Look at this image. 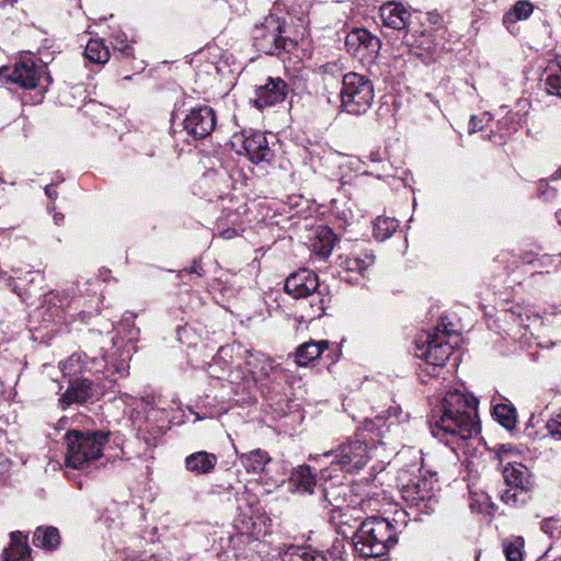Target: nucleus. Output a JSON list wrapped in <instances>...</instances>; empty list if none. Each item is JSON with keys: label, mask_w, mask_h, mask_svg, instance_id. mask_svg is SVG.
Here are the masks:
<instances>
[{"label": "nucleus", "mask_w": 561, "mask_h": 561, "mask_svg": "<svg viewBox=\"0 0 561 561\" xmlns=\"http://www.w3.org/2000/svg\"><path fill=\"white\" fill-rule=\"evenodd\" d=\"M392 411H393L394 416H398V413L401 412V409L399 407H397V408H392Z\"/></svg>", "instance_id": "nucleus-50"}, {"label": "nucleus", "mask_w": 561, "mask_h": 561, "mask_svg": "<svg viewBox=\"0 0 561 561\" xmlns=\"http://www.w3.org/2000/svg\"><path fill=\"white\" fill-rule=\"evenodd\" d=\"M289 483L296 491L312 493L316 485V477L307 465L298 466L291 471Z\"/></svg>", "instance_id": "nucleus-23"}, {"label": "nucleus", "mask_w": 561, "mask_h": 561, "mask_svg": "<svg viewBox=\"0 0 561 561\" xmlns=\"http://www.w3.org/2000/svg\"><path fill=\"white\" fill-rule=\"evenodd\" d=\"M375 263V255L365 252L357 256H340L337 265L342 268L340 277L346 283L356 284Z\"/></svg>", "instance_id": "nucleus-16"}, {"label": "nucleus", "mask_w": 561, "mask_h": 561, "mask_svg": "<svg viewBox=\"0 0 561 561\" xmlns=\"http://www.w3.org/2000/svg\"><path fill=\"white\" fill-rule=\"evenodd\" d=\"M428 423L433 436L446 445L469 439L480 432L478 400L457 389L448 391L433 411Z\"/></svg>", "instance_id": "nucleus-1"}, {"label": "nucleus", "mask_w": 561, "mask_h": 561, "mask_svg": "<svg viewBox=\"0 0 561 561\" xmlns=\"http://www.w3.org/2000/svg\"><path fill=\"white\" fill-rule=\"evenodd\" d=\"M329 461V467L321 469V478L332 480L336 471L355 473L362 470L370 459L368 444L359 434L341 444L336 449L322 455Z\"/></svg>", "instance_id": "nucleus-4"}, {"label": "nucleus", "mask_w": 561, "mask_h": 561, "mask_svg": "<svg viewBox=\"0 0 561 561\" xmlns=\"http://www.w3.org/2000/svg\"><path fill=\"white\" fill-rule=\"evenodd\" d=\"M401 515H402V517H403V519H402V524H405V520H404L405 512H401Z\"/></svg>", "instance_id": "nucleus-52"}, {"label": "nucleus", "mask_w": 561, "mask_h": 561, "mask_svg": "<svg viewBox=\"0 0 561 561\" xmlns=\"http://www.w3.org/2000/svg\"><path fill=\"white\" fill-rule=\"evenodd\" d=\"M368 159L371 162H379V161H381V157H380V153L378 151L370 152L369 156H368Z\"/></svg>", "instance_id": "nucleus-47"}, {"label": "nucleus", "mask_w": 561, "mask_h": 561, "mask_svg": "<svg viewBox=\"0 0 561 561\" xmlns=\"http://www.w3.org/2000/svg\"><path fill=\"white\" fill-rule=\"evenodd\" d=\"M546 427L552 437L561 439V410L547 422Z\"/></svg>", "instance_id": "nucleus-37"}, {"label": "nucleus", "mask_w": 561, "mask_h": 561, "mask_svg": "<svg viewBox=\"0 0 561 561\" xmlns=\"http://www.w3.org/2000/svg\"><path fill=\"white\" fill-rule=\"evenodd\" d=\"M399 227L398 220L391 217H378L373 225L374 238L381 242L390 238Z\"/></svg>", "instance_id": "nucleus-30"}, {"label": "nucleus", "mask_w": 561, "mask_h": 561, "mask_svg": "<svg viewBox=\"0 0 561 561\" xmlns=\"http://www.w3.org/2000/svg\"><path fill=\"white\" fill-rule=\"evenodd\" d=\"M522 494L523 493H520L519 490L510 486L501 494V500L506 504L515 505L518 502V495Z\"/></svg>", "instance_id": "nucleus-40"}, {"label": "nucleus", "mask_w": 561, "mask_h": 561, "mask_svg": "<svg viewBox=\"0 0 561 561\" xmlns=\"http://www.w3.org/2000/svg\"><path fill=\"white\" fill-rule=\"evenodd\" d=\"M503 478L507 486L519 490L520 493L527 491V469L520 463L506 466L503 470Z\"/></svg>", "instance_id": "nucleus-25"}, {"label": "nucleus", "mask_w": 561, "mask_h": 561, "mask_svg": "<svg viewBox=\"0 0 561 561\" xmlns=\"http://www.w3.org/2000/svg\"><path fill=\"white\" fill-rule=\"evenodd\" d=\"M288 92L289 87L286 81L282 78L270 77L264 84L256 88L253 104L260 110L274 106L285 101Z\"/></svg>", "instance_id": "nucleus-13"}, {"label": "nucleus", "mask_w": 561, "mask_h": 561, "mask_svg": "<svg viewBox=\"0 0 561 561\" xmlns=\"http://www.w3.org/2000/svg\"><path fill=\"white\" fill-rule=\"evenodd\" d=\"M114 49L118 50L123 56H133V48L126 43V36H116Z\"/></svg>", "instance_id": "nucleus-38"}, {"label": "nucleus", "mask_w": 561, "mask_h": 561, "mask_svg": "<svg viewBox=\"0 0 561 561\" xmlns=\"http://www.w3.org/2000/svg\"><path fill=\"white\" fill-rule=\"evenodd\" d=\"M216 126L215 112L209 106L193 108L184 119V128L195 138H205Z\"/></svg>", "instance_id": "nucleus-14"}, {"label": "nucleus", "mask_w": 561, "mask_h": 561, "mask_svg": "<svg viewBox=\"0 0 561 561\" xmlns=\"http://www.w3.org/2000/svg\"><path fill=\"white\" fill-rule=\"evenodd\" d=\"M378 18L383 27L402 32L404 37L413 26V12L401 2H385L379 7Z\"/></svg>", "instance_id": "nucleus-10"}, {"label": "nucleus", "mask_w": 561, "mask_h": 561, "mask_svg": "<svg viewBox=\"0 0 561 561\" xmlns=\"http://www.w3.org/2000/svg\"><path fill=\"white\" fill-rule=\"evenodd\" d=\"M334 234L332 233L331 230L327 228L322 229L320 234L321 245L317 249L318 253L322 257H328L331 254L334 247Z\"/></svg>", "instance_id": "nucleus-35"}, {"label": "nucleus", "mask_w": 561, "mask_h": 561, "mask_svg": "<svg viewBox=\"0 0 561 561\" xmlns=\"http://www.w3.org/2000/svg\"><path fill=\"white\" fill-rule=\"evenodd\" d=\"M218 458L213 453L195 451L184 459L185 469L194 476H205L214 471Z\"/></svg>", "instance_id": "nucleus-19"}, {"label": "nucleus", "mask_w": 561, "mask_h": 561, "mask_svg": "<svg viewBox=\"0 0 561 561\" xmlns=\"http://www.w3.org/2000/svg\"><path fill=\"white\" fill-rule=\"evenodd\" d=\"M305 298H309L310 311L306 314L309 321L320 319L331 302V297L324 294L320 286L314 291L306 295Z\"/></svg>", "instance_id": "nucleus-26"}, {"label": "nucleus", "mask_w": 561, "mask_h": 561, "mask_svg": "<svg viewBox=\"0 0 561 561\" xmlns=\"http://www.w3.org/2000/svg\"><path fill=\"white\" fill-rule=\"evenodd\" d=\"M345 47L362 62H371L379 55L381 41L366 28H354L346 35Z\"/></svg>", "instance_id": "nucleus-8"}, {"label": "nucleus", "mask_w": 561, "mask_h": 561, "mask_svg": "<svg viewBox=\"0 0 561 561\" xmlns=\"http://www.w3.org/2000/svg\"><path fill=\"white\" fill-rule=\"evenodd\" d=\"M84 56L93 64L104 65L110 59V50L102 39H90L85 46Z\"/></svg>", "instance_id": "nucleus-29"}, {"label": "nucleus", "mask_w": 561, "mask_h": 561, "mask_svg": "<svg viewBox=\"0 0 561 561\" xmlns=\"http://www.w3.org/2000/svg\"><path fill=\"white\" fill-rule=\"evenodd\" d=\"M541 530L547 534L549 537H560L561 536V524L559 519L556 518H547L541 523Z\"/></svg>", "instance_id": "nucleus-36"}, {"label": "nucleus", "mask_w": 561, "mask_h": 561, "mask_svg": "<svg viewBox=\"0 0 561 561\" xmlns=\"http://www.w3.org/2000/svg\"><path fill=\"white\" fill-rule=\"evenodd\" d=\"M329 347L328 341H309L297 347L295 359L299 366H307L313 362Z\"/></svg>", "instance_id": "nucleus-22"}, {"label": "nucleus", "mask_w": 561, "mask_h": 561, "mask_svg": "<svg viewBox=\"0 0 561 561\" xmlns=\"http://www.w3.org/2000/svg\"><path fill=\"white\" fill-rule=\"evenodd\" d=\"M345 67L339 61H330L319 67V73L322 76V80L327 83H331L333 81L343 80Z\"/></svg>", "instance_id": "nucleus-31"}, {"label": "nucleus", "mask_w": 561, "mask_h": 561, "mask_svg": "<svg viewBox=\"0 0 561 561\" xmlns=\"http://www.w3.org/2000/svg\"><path fill=\"white\" fill-rule=\"evenodd\" d=\"M285 16L270 13L252 32L253 45L266 55L289 51L296 43L286 35Z\"/></svg>", "instance_id": "nucleus-6"}, {"label": "nucleus", "mask_w": 561, "mask_h": 561, "mask_svg": "<svg viewBox=\"0 0 561 561\" xmlns=\"http://www.w3.org/2000/svg\"><path fill=\"white\" fill-rule=\"evenodd\" d=\"M295 551L304 553L307 561H327L325 556L317 550H311L304 547H295Z\"/></svg>", "instance_id": "nucleus-39"}, {"label": "nucleus", "mask_w": 561, "mask_h": 561, "mask_svg": "<svg viewBox=\"0 0 561 561\" xmlns=\"http://www.w3.org/2000/svg\"><path fill=\"white\" fill-rule=\"evenodd\" d=\"M239 459L245 471L253 474L262 473L272 460L268 453L261 448L240 454Z\"/></svg>", "instance_id": "nucleus-21"}, {"label": "nucleus", "mask_w": 561, "mask_h": 561, "mask_svg": "<svg viewBox=\"0 0 561 561\" xmlns=\"http://www.w3.org/2000/svg\"><path fill=\"white\" fill-rule=\"evenodd\" d=\"M523 540L517 538L514 541H505L503 543V551L507 561H522L523 560Z\"/></svg>", "instance_id": "nucleus-34"}, {"label": "nucleus", "mask_w": 561, "mask_h": 561, "mask_svg": "<svg viewBox=\"0 0 561 561\" xmlns=\"http://www.w3.org/2000/svg\"><path fill=\"white\" fill-rule=\"evenodd\" d=\"M546 89L548 93L561 98V66L550 67L546 78Z\"/></svg>", "instance_id": "nucleus-33"}, {"label": "nucleus", "mask_w": 561, "mask_h": 561, "mask_svg": "<svg viewBox=\"0 0 561 561\" xmlns=\"http://www.w3.org/2000/svg\"><path fill=\"white\" fill-rule=\"evenodd\" d=\"M556 218H557L558 222L561 225V209H559V210L556 213Z\"/></svg>", "instance_id": "nucleus-49"}, {"label": "nucleus", "mask_w": 561, "mask_h": 561, "mask_svg": "<svg viewBox=\"0 0 561 561\" xmlns=\"http://www.w3.org/2000/svg\"><path fill=\"white\" fill-rule=\"evenodd\" d=\"M534 11V5L527 0L517 1L504 15L503 24L510 30L518 21L528 19Z\"/></svg>", "instance_id": "nucleus-28"}, {"label": "nucleus", "mask_w": 561, "mask_h": 561, "mask_svg": "<svg viewBox=\"0 0 561 561\" xmlns=\"http://www.w3.org/2000/svg\"><path fill=\"white\" fill-rule=\"evenodd\" d=\"M110 435L108 431H68L65 435L67 446L66 466L82 469L100 459L105 445L108 443Z\"/></svg>", "instance_id": "nucleus-3"}, {"label": "nucleus", "mask_w": 561, "mask_h": 561, "mask_svg": "<svg viewBox=\"0 0 561 561\" xmlns=\"http://www.w3.org/2000/svg\"><path fill=\"white\" fill-rule=\"evenodd\" d=\"M220 234L224 239H231L236 236V229H226Z\"/></svg>", "instance_id": "nucleus-46"}, {"label": "nucleus", "mask_w": 561, "mask_h": 561, "mask_svg": "<svg viewBox=\"0 0 561 561\" xmlns=\"http://www.w3.org/2000/svg\"><path fill=\"white\" fill-rule=\"evenodd\" d=\"M64 218H65V216L61 213H56L54 215V221L56 225H60L64 221Z\"/></svg>", "instance_id": "nucleus-48"}, {"label": "nucleus", "mask_w": 561, "mask_h": 561, "mask_svg": "<svg viewBox=\"0 0 561 561\" xmlns=\"http://www.w3.org/2000/svg\"><path fill=\"white\" fill-rule=\"evenodd\" d=\"M539 194L546 199L550 201L556 197V188L550 187L547 182L540 181Z\"/></svg>", "instance_id": "nucleus-42"}, {"label": "nucleus", "mask_w": 561, "mask_h": 561, "mask_svg": "<svg viewBox=\"0 0 561 561\" xmlns=\"http://www.w3.org/2000/svg\"><path fill=\"white\" fill-rule=\"evenodd\" d=\"M508 313L511 314V319L516 321L519 325L526 327V320H529V316H526V319L523 317V309L520 307L512 308Z\"/></svg>", "instance_id": "nucleus-41"}, {"label": "nucleus", "mask_w": 561, "mask_h": 561, "mask_svg": "<svg viewBox=\"0 0 561 561\" xmlns=\"http://www.w3.org/2000/svg\"><path fill=\"white\" fill-rule=\"evenodd\" d=\"M481 119L478 116L472 115L469 121V133L474 134L478 130L482 129Z\"/></svg>", "instance_id": "nucleus-44"}, {"label": "nucleus", "mask_w": 561, "mask_h": 561, "mask_svg": "<svg viewBox=\"0 0 561 561\" xmlns=\"http://www.w3.org/2000/svg\"><path fill=\"white\" fill-rule=\"evenodd\" d=\"M92 397V382L88 378H76L69 380V387L61 396L60 402L66 408L72 403H84Z\"/></svg>", "instance_id": "nucleus-18"}, {"label": "nucleus", "mask_w": 561, "mask_h": 561, "mask_svg": "<svg viewBox=\"0 0 561 561\" xmlns=\"http://www.w3.org/2000/svg\"><path fill=\"white\" fill-rule=\"evenodd\" d=\"M10 546L3 550V561H32L31 548L27 537L21 531H13L10 535Z\"/></svg>", "instance_id": "nucleus-20"}, {"label": "nucleus", "mask_w": 561, "mask_h": 561, "mask_svg": "<svg viewBox=\"0 0 561 561\" xmlns=\"http://www.w3.org/2000/svg\"><path fill=\"white\" fill-rule=\"evenodd\" d=\"M369 503H370V500H363L360 504H362V506H365V505H369Z\"/></svg>", "instance_id": "nucleus-51"}, {"label": "nucleus", "mask_w": 561, "mask_h": 561, "mask_svg": "<svg viewBox=\"0 0 561 561\" xmlns=\"http://www.w3.org/2000/svg\"><path fill=\"white\" fill-rule=\"evenodd\" d=\"M346 486H337L335 489H329L324 488V499L329 502V504L333 507L334 512L337 514V516H333V518H340V524H347L348 520L344 519L346 517L347 513L352 511L350 506H344V495H345Z\"/></svg>", "instance_id": "nucleus-24"}, {"label": "nucleus", "mask_w": 561, "mask_h": 561, "mask_svg": "<svg viewBox=\"0 0 561 561\" xmlns=\"http://www.w3.org/2000/svg\"><path fill=\"white\" fill-rule=\"evenodd\" d=\"M85 354L75 353L67 359L59 363L61 373L65 377L70 379L80 378L79 375L84 371H92L94 374L103 373L107 366V362L104 355L101 357H92L90 362L85 360Z\"/></svg>", "instance_id": "nucleus-12"}, {"label": "nucleus", "mask_w": 561, "mask_h": 561, "mask_svg": "<svg viewBox=\"0 0 561 561\" xmlns=\"http://www.w3.org/2000/svg\"><path fill=\"white\" fill-rule=\"evenodd\" d=\"M447 332L438 327L416 341L415 355L433 366H444L453 354V346L447 341Z\"/></svg>", "instance_id": "nucleus-7"}, {"label": "nucleus", "mask_w": 561, "mask_h": 561, "mask_svg": "<svg viewBox=\"0 0 561 561\" xmlns=\"http://www.w3.org/2000/svg\"><path fill=\"white\" fill-rule=\"evenodd\" d=\"M45 194L51 201H55L58 197V193L54 184H48L45 186Z\"/></svg>", "instance_id": "nucleus-45"}, {"label": "nucleus", "mask_w": 561, "mask_h": 561, "mask_svg": "<svg viewBox=\"0 0 561 561\" xmlns=\"http://www.w3.org/2000/svg\"><path fill=\"white\" fill-rule=\"evenodd\" d=\"M33 543L46 550L56 549L60 543L59 530L55 527H38L33 536Z\"/></svg>", "instance_id": "nucleus-27"}, {"label": "nucleus", "mask_w": 561, "mask_h": 561, "mask_svg": "<svg viewBox=\"0 0 561 561\" xmlns=\"http://www.w3.org/2000/svg\"><path fill=\"white\" fill-rule=\"evenodd\" d=\"M284 561H307V559L304 553L295 551V546H293L285 552Z\"/></svg>", "instance_id": "nucleus-43"}, {"label": "nucleus", "mask_w": 561, "mask_h": 561, "mask_svg": "<svg viewBox=\"0 0 561 561\" xmlns=\"http://www.w3.org/2000/svg\"><path fill=\"white\" fill-rule=\"evenodd\" d=\"M402 499L411 506L426 511L431 508L432 502H435L433 483L421 479L412 480L402 485Z\"/></svg>", "instance_id": "nucleus-15"}, {"label": "nucleus", "mask_w": 561, "mask_h": 561, "mask_svg": "<svg viewBox=\"0 0 561 561\" xmlns=\"http://www.w3.org/2000/svg\"><path fill=\"white\" fill-rule=\"evenodd\" d=\"M340 100L343 112L356 116L366 114L375 100L373 81L364 75L347 72L343 76Z\"/></svg>", "instance_id": "nucleus-5"}, {"label": "nucleus", "mask_w": 561, "mask_h": 561, "mask_svg": "<svg viewBox=\"0 0 561 561\" xmlns=\"http://www.w3.org/2000/svg\"><path fill=\"white\" fill-rule=\"evenodd\" d=\"M2 78L23 89H34L39 79V69L32 57H23L12 69L0 68V79Z\"/></svg>", "instance_id": "nucleus-11"}, {"label": "nucleus", "mask_w": 561, "mask_h": 561, "mask_svg": "<svg viewBox=\"0 0 561 561\" xmlns=\"http://www.w3.org/2000/svg\"><path fill=\"white\" fill-rule=\"evenodd\" d=\"M398 542L394 526L387 519L371 516L360 523L352 537V546L362 558H379Z\"/></svg>", "instance_id": "nucleus-2"}, {"label": "nucleus", "mask_w": 561, "mask_h": 561, "mask_svg": "<svg viewBox=\"0 0 561 561\" xmlns=\"http://www.w3.org/2000/svg\"><path fill=\"white\" fill-rule=\"evenodd\" d=\"M284 288L293 298H305L319 288L318 275L311 270L301 268L286 278Z\"/></svg>", "instance_id": "nucleus-17"}, {"label": "nucleus", "mask_w": 561, "mask_h": 561, "mask_svg": "<svg viewBox=\"0 0 561 561\" xmlns=\"http://www.w3.org/2000/svg\"><path fill=\"white\" fill-rule=\"evenodd\" d=\"M515 409L507 404H497L493 408L496 421L506 430H512L516 424Z\"/></svg>", "instance_id": "nucleus-32"}, {"label": "nucleus", "mask_w": 561, "mask_h": 561, "mask_svg": "<svg viewBox=\"0 0 561 561\" xmlns=\"http://www.w3.org/2000/svg\"><path fill=\"white\" fill-rule=\"evenodd\" d=\"M232 145H240L253 163L270 162L274 157L266 135L262 131L244 130L240 135H234Z\"/></svg>", "instance_id": "nucleus-9"}]
</instances>
